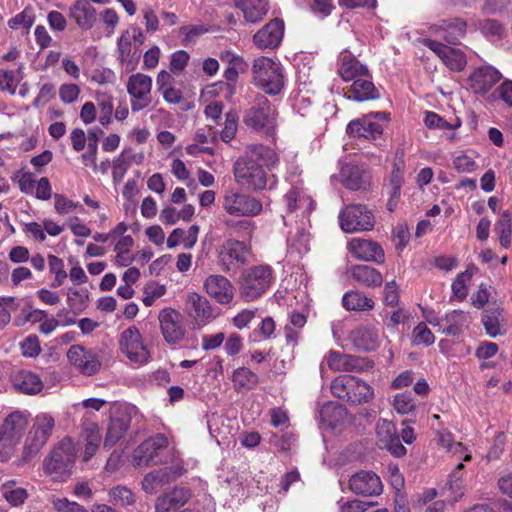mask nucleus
<instances>
[{"label": "nucleus", "instance_id": "50", "mask_svg": "<svg viewBox=\"0 0 512 512\" xmlns=\"http://www.w3.org/2000/svg\"><path fill=\"white\" fill-rule=\"evenodd\" d=\"M472 272L465 270L457 275L453 281L451 289L452 294L459 301H463L468 295V284L471 282Z\"/></svg>", "mask_w": 512, "mask_h": 512}, {"label": "nucleus", "instance_id": "58", "mask_svg": "<svg viewBox=\"0 0 512 512\" xmlns=\"http://www.w3.org/2000/svg\"><path fill=\"white\" fill-rule=\"evenodd\" d=\"M238 128V117L236 113L230 111L225 115L224 128L221 131V140L225 143L230 142L236 136Z\"/></svg>", "mask_w": 512, "mask_h": 512}, {"label": "nucleus", "instance_id": "61", "mask_svg": "<svg viewBox=\"0 0 512 512\" xmlns=\"http://www.w3.org/2000/svg\"><path fill=\"white\" fill-rule=\"evenodd\" d=\"M109 494L114 503L121 506H129L135 502L134 495L131 490L124 486H117L111 489Z\"/></svg>", "mask_w": 512, "mask_h": 512}, {"label": "nucleus", "instance_id": "46", "mask_svg": "<svg viewBox=\"0 0 512 512\" xmlns=\"http://www.w3.org/2000/svg\"><path fill=\"white\" fill-rule=\"evenodd\" d=\"M495 232L498 234L502 247L508 248L512 240V217L509 211H504L495 225Z\"/></svg>", "mask_w": 512, "mask_h": 512}, {"label": "nucleus", "instance_id": "24", "mask_svg": "<svg viewBox=\"0 0 512 512\" xmlns=\"http://www.w3.org/2000/svg\"><path fill=\"white\" fill-rule=\"evenodd\" d=\"M349 252L362 261H373L381 264L385 260V254L382 247L375 241L352 238L347 245Z\"/></svg>", "mask_w": 512, "mask_h": 512}, {"label": "nucleus", "instance_id": "62", "mask_svg": "<svg viewBox=\"0 0 512 512\" xmlns=\"http://www.w3.org/2000/svg\"><path fill=\"white\" fill-rule=\"evenodd\" d=\"M438 444L453 454H462L464 447L460 442H454L450 432H440L438 435Z\"/></svg>", "mask_w": 512, "mask_h": 512}, {"label": "nucleus", "instance_id": "64", "mask_svg": "<svg viewBox=\"0 0 512 512\" xmlns=\"http://www.w3.org/2000/svg\"><path fill=\"white\" fill-rule=\"evenodd\" d=\"M339 512H365L370 507V503L361 500H344L341 498L338 502Z\"/></svg>", "mask_w": 512, "mask_h": 512}, {"label": "nucleus", "instance_id": "32", "mask_svg": "<svg viewBox=\"0 0 512 512\" xmlns=\"http://www.w3.org/2000/svg\"><path fill=\"white\" fill-rule=\"evenodd\" d=\"M345 95L349 100L357 102L374 100L380 97V93L371 81L369 73L368 76L359 77L353 80V83L345 92Z\"/></svg>", "mask_w": 512, "mask_h": 512}, {"label": "nucleus", "instance_id": "48", "mask_svg": "<svg viewBox=\"0 0 512 512\" xmlns=\"http://www.w3.org/2000/svg\"><path fill=\"white\" fill-rule=\"evenodd\" d=\"M97 105L100 109L99 122L102 126H108L112 121L113 99L105 93L96 94Z\"/></svg>", "mask_w": 512, "mask_h": 512}, {"label": "nucleus", "instance_id": "53", "mask_svg": "<svg viewBox=\"0 0 512 512\" xmlns=\"http://www.w3.org/2000/svg\"><path fill=\"white\" fill-rule=\"evenodd\" d=\"M48 265L50 272L54 274V281L51 286L56 288L64 284L67 273L64 270V262L61 258L55 255H48Z\"/></svg>", "mask_w": 512, "mask_h": 512}, {"label": "nucleus", "instance_id": "27", "mask_svg": "<svg viewBox=\"0 0 512 512\" xmlns=\"http://www.w3.org/2000/svg\"><path fill=\"white\" fill-rule=\"evenodd\" d=\"M337 66L339 76L346 82L368 76V67L347 50L339 54Z\"/></svg>", "mask_w": 512, "mask_h": 512}, {"label": "nucleus", "instance_id": "29", "mask_svg": "<svg viewBox=\"0 0 512 512\" xmlns=\"http://www.w3.org/2000/svg\"><path fill=\"white\" fill-rule=\"evenodd\" d=\"M352 344L361 351H373L380 345V331L371 325H360L350 332Z\"/></svg>", "mask_w": 512, "mask_h": 512}, {"label": "nucleus", "instance_id": "55", "mask_svg": "<svg viewBox=\"0 0 512 512\" xmlns=\"http://www.w3.org/2000/svg\"><path fill=\"white\" fill-rule=\"evenodd\" d=\"M345 414L346 410L341 405L332 403L325 405L320 411L322 420L331 427H335L336 422H338Z\"/></svg>", "mask_w": 512, "mask_h": 512}, {"label": "nucleus", "instance_id": "14", "mask_svg": "<svg viewBox=\"0 0 512 512\" xmlns=\"http://www.w3.org/2000/svg\"><path fill=\"white\" fill-rule=\"evenodd\" d=\"M388 116L384 112L370 113L349 122L347 133L353 137L375 140L382 135Z\"/></svg>", "mask_w": 512, "mask_h": 512}, {"label": "nucleus", "instance_id": "59", "mask_svg": "<svg viewBox=\"0 0 512 512\" xmlns=\"http://www.w3.org/2000/svg\"><path fill=\"white\" fill-rule=\"evenodd\" d=\"M413 343L415 345L430 346L435 342V337L424 322L419 323L413 330Z\"/></svg>", "mask_w": 512, "mask_h": 512}, {"label": "nucleus", "instance_id": "43", "mask_svg": "<svg viewBox=\"0 0 512 512\" xmlns=\"http://www.w3.org/2000/svg\"><path fill=\"white\" fill-rule=\"evenodd\" d=\"M342 304L350 311H365L374 307V301L359 291L346 292L342 298Z\"/></svg>", "mask_w": 512, "mask_h": 512}, {"label": "nucleus", "instance_id": "54", "mask_svg": "<svg viewBox=\"0 0 512 512\" xmlns=\"http://www.w3.org/2000/svg\"><path fill=\"white\" fill-rule=\"evenodd\" d=\"M478 29L483 35L491 39H501L506 34L503 25L494 19H486L480 21L478 24Z\"/></svg>", "mask_w": 512, "mask_h": 512}, {"label": "nucleus", "instance_id": "17", "mask_svg": "<svg viewBox=\"0 0 512 512\" xmlns=\"http://www.w3.org/2000/svg\"><path fill=\"white\" fill-rule=\"evenodd\" d=\"M168 446V438L164 434H156L143 441L133 452V463L136 466H150L160 463L159 451Z\"/></svg>", "mask_w": 512, "mask_h": 512}, {"label": "nucleus", "instance_id": "9", "mask_svg": "<svg viewBox=\"0 0 512 512\" xmlns=\"http://www.w3.org/2000/svg\"><path fill=\"white\" fill-rule=\"evenodd\" d=\"M54 426L55 420L48 413H40L35 417L23 447L22 458L25 462L35 457L46 445Z\"/></svg>", "mask_w": 512, "mask_h": 512}, {"label": "nucleus", "instance_id": "52", "mask_svg": "<svg viewBox=\"0 0 512 512\" xmlns=\"http://www.w3.org/2000/svg\"><path fill=\"white\" fill-rule=\"evenodd\" d=\"M35 20L34 10L32 7L28 6L23 9L22 12L15 15L8 21V26L11 29H19L23 28L26 31H29L31 26L33 25Z\"/></svg>", "mask_w": 512, "mask_h": 512}, {"label": "nucleus", "instance_id": "40", "mask_svg": "<svg viewBox=\"0 0 512 512\" xmlns=\"http://www.w3.org/2000/svg\"><path fill=\"white\" fill-rule=\"evenodd\" d=\"M180 476V473L172 472L169 468L154 470L145 475L142 488L145 492L153 494L158 486L171 482Z\"/></svg>", "mask_w": 512, "mask_h": 512}, {"label": "nucleus", "instance_id": "36", "mask_svg": "<svg viewBox=\"0 0 512 512\" xmlns=\"http://www.w3.org/2000/svg\"><path fill=\"white\" fill-rule=\"evenodd\" d=\"M467 24L460 18H453L442 20L439 24L431 26V30L435 33H440L443 38L451 44H456L457 41L466 33Z\"/></svg>", "mask_w": 512, "mask_h": 512}, {"label": "nucleus", "instance_id": "39", "mask_svg": "<svg viewBox=\"0 0 512 512\" xmlns=\"http://www.w3.org/2000/svg\"><path fill=\"white\" fill-rule=\"evenodd\" d=\"M82 437L85 441L83 460L87 462L97 453L101 444L102 435L98 425L94 422H89L84 425Z\"/></svg>", "mask_w": 512, "mask_h": 512}, {"label": "nucleus", "instance_id": "26", "mask_svg": "<svg viewBox=\"0 0 512 512\" xmlns=\"http://www.w3.org/2000/svg\"><path fill=\"white\" fill-rule=\"evenodd\" d=\"M502 78L501 73L492 66H481L469 77L470 88L475 94L485 95Z\"/></svg>", "mask_w": 512, "mask_h": 512}, {"label": "nucleus", "instance_id": "30", "mask_svg": "<svg viewBox=\"0 0 512 512\" xmlns=\"http://www.w3.org/2000/svg\"><path fill=\"white\" fill-rule=\"evenodd\" d=\"M116 58L120 66L126 72H132L137 68L140 54L132 51L130 31L125 30L117 41Z\"/></svg>", "mask_w": 512, "mask_h": 512}, {"label": "nucleus", "instance_id": "3", "mask_svg": "<svg viewBox=\"0 0 512 512\" xmlns=\"http://www.w3.org/2000/svg\"><path fill=\"white\" fill-rule=\"evenodd\" d=\"M243 122L250 129L274 138L278 127V112L265 96L259 95L245 111Z\"/></svg>", "mask_w": 512, "mask_h": 512}, {"label": "nucleus", "instance_id": "34", "mask_svg": "<svg viewBox=\"0 0 512 512\" xmlns=\"http://www.w3.org/2000/svg\"><path fill=\"white\" fill-rule=\"evenodd\" d=\"M69 14L82 30L92 28L97 20L96 9L88 0H76L69 8Z\"/></svg>", "mask_w": 512, "mask_h": 512}, {"label": "nucleus", "instance_id": "15", "mask_svg": "<svg viewBox=\"0 0 512 512\" xmlns=\"http://www.w3.org/2000/svg\"><path fill=\"white\" fill-rule=\"evenodd\" d=\"M133 112H139L151 104L152 78L143 73L132 74L126 84Z\"/></svg>", "mask_w": 512, "mask_h": 512}, {"label": "nucleus", "instance_id": "1", "mask_svg": "<svg viewBox=\"0 0 512 512\" xmlns=\"http://www.w3.org/2000/svg\"><path fill=\"white\" fill-rule=\"evenodd\" d=\"M280 162L276 151L263 144H251L245 149L233 165L235 181L249 191H260L267 187L274 176H268L266 169L271 171Z\"/></svg>", "mask_w": 512, "mask_h": 512}, {"label": "nucleus", "instance_id": "22", "mask_svg": "<svg viewBox=\"0 0 512 512\" xmlns=\"http://www.w3.org/2000/svg\"><path fill=\"white\" fill-rule=\"evenodd\" d=\"M350 490L357 495L376 496L383 491L380 477L372 471H360L349 479Z\"/></svg>", "mask_w": 512, "mask_h": 512}, {"label": "nucleus", "instance_id": "5", "mask_svg": "<svg viewBox=\"0 0 512 512\" xmlns=\"http://www.w3.org/2000/svg\"><path fill=\"white\" fill-rule=\"evenodd\" d=\"M30 414L14 411L3 420L0 427V461H6L20 442L29 422Z\"/></svg>", "mask_w": 512, "mask_h": 512}, {"label": "nucleus", "instance_id": "19", "mask_svg": "<svg viewBox=\"0 0 512 512\" xmlns=\"http://www.w3.org/2000/svg\"><path fill=\"white\" fill-rule=\"evenodd\" d=\"M422 43L432 50L451 71L460 72L467 65V58L459 48L447 46L432 39H423Z\"/></svg>", "mask_w": 512, "mask_h": 512}, {"label": "nucleus", "instance_id": "4", "mask_svg": "<svg viewBox=\"0 0 512 512\" xmlns=\"http://www.w3.org/2000/svg\"><path fill=\"white\" fill-rule=\"evenodd\" d=\"M275 280L274 270L270 265L257 264L245 269L240 276V296L250 302L265 294Z\"/></svg>", "mask_w": 512, "mask_h": 512}, {"label": "nucleus", "instance_id": "21", "mask_svg": "<svg viewBox=\"0 0 512 512\" xmlns=\"http://www.w3.org/2000/svg\"><path fill=\"white\" fill-rule=\"evenodd\" d=\"M204 289L210 298L221 305L229 304L235 294L231 281L220 274L209 275L204 281Z\"/></svg>", "mask_w": 512, "mask_h": 512}, {"label": "nucleus", "instance_id": "51", "mask_svg": "<svg viewBox=\"0 0 512 512\" xmlns=\"http://www.w3.org/2000/svg\"><path fill=\"white\" fill-rule=\"evenodd\" d=\"M276 324L272 317H265L262 319L259 326L254 329L250 338L254 341H265L275 337Z\"/></svg>", "mask_w": 512, "mask_h": 512}, {"label": "nucleus", "instance_id": "2", "mask_svg": "<svg viewBox=\"0 0 512 512\" xmlns=\"http://www.w3.org/2000/svg\"><path fill=\"white\" fill-rule=\"evenodd\" d=\"M75 458L76 449L72 439L64 438L44 458V473L54 481H65L72 473Z\"/></svg>", "mask_w": 512, "mask_h": 512}, {"label": "nucleus", "instance_id": "11", "mask_svg": "<svg viewBox=\"0 0 512 512\" xmlns=\"http://www.w3.org/2000/svg\"><path fill=\"white\" fill-rule=\"evenodd\" d=\"M339 221L341 229L346 233L369 231L375 225L373 213L362 204L345 206L339 214Z\"/></svg>", "mask_w": 512, "mask_h": 512}, {"label": "nucleus", "instance_id": "45", "mask_svg": "<svg viewBox=\"0 0 512 512\" xmlns=\"http://www.w3.org/2000/svg\"><path fill=\"white\" fill-rule=\"evenodd\" d=\"M2 497L14 507L21 506L28 498L25 488L17 487L14 481H7L1 486Z\"/></svg>", "mask_w": 512, "mask_h": 512}, {"label": "nucleus", "instance_id": "13", "mask_svg": "<svg viewBox=\"0 0 512 512\" xmlns=\"http://www.w3.org/2000/svg\"><path fill=\"white\" fill-rule=\"evenodd\" d=\"M119 348L134 364L143 365L149 360L150 352L144 344L140 331L135 326L128 327L120 334Z\"/></svg>", "mask_w": 512, "mask_h": 512}, {"label": "nucleus", "instance_id": "63", "mask_svg": "<svg viewBox=\"0 0 512 512\" xmlns=\"http://www.w3.org/2000/svg\"><path fill=\"white\" fill-rule=\"evenodd\" d=\"M14 181H17L19 189L25 194H32L35 189V179L30 172H17L13 177Z\"/></svg>", "mask_w": 512, "mask_h": 512}, {"label": "nucleus", "instance_id": "38", "mask_svg": "<svg viewBox=\"0 0 512 512\" xmlns=\"http://www.w3.org/2000/svg\"><path fill=\"white\" fill-rule=\"evenodd\" d=\"M236 7L242 11L246 21L256 23L267 14L269 3L268 0H238Z\"/></svg>", "mask_w": 512, "mask_h": 512}, {"label": "nucleus", "instance_id": "10", "mask_svg": "<svg viewBox=\"0 0 512 512\" xmlns=\"http://www.w3.org/2000/svg\"><path fill=\"white\" fill-rule=\"evenodd\" d=\"M291 187L283 196V203L286 207V214L282 216L284 224L288 225L287 218L295 214L301 221L308 219L314 209V201L307 193L301 179L291 180Z\"/></svg>", "mask_w": 512, "mask_h": 512}, {"label": "nucleus", "instance_id": "33", "mask_svg": "<svg viewBox=\"0 0 512 512\" xmlns=\"http://www.w3.org/2000/svg\"><path fill=\"white\" fill-rule=\"evenodd\" d=\"M340 179L347 189L353 191L365 189L370 183L369 174L354 164H345L341 167Z\"/></svg>", "mask_w": 512, "mask_h": 512}, {"label": "nucleus", "instance_id": "12", "mask_svg": "<svg viewBox=\"0 0 512 512\" xmlns=\"http://www.w3.org/2000/svg\"><path fill=\"white\" fill-rule=\"evenodd\" d=\"M223 209L234 217H253L261 213L262 203L256 198L232 189L225 191Z\"/></svg>", "mask_w": 512, "mask_h": 512}, {"label": "nucleus", "instance_id": "20", "mask_svg": "<svg viewBox=\"0 0 512 512\" xmlns=\"http://www.w3.org/2000/svg\"><path fill=\"white\" fill-rule=\"evenodd\" d=\"M328 367L338 372H361L372 367L366 358L330 350L325 356Z\"/></svg>", "mask_w": 512, "mask_h": 512}, {"label": "nucleus", "instance_id": "28", "mask_svg": "<svg viewBox=\"0 0 512 512\" xmlns=\"http://www.w3.org/2000/svg\"><path fill=\"white\" fill-rule=\"evenodd\" d=\"M191 498V492L184 487H175L156 499L155 512H177Z\"/></svg>", "mask_w": 512, "mask_h": 512}, {"label": "nucleus", "instance_id": "18", "mask_svg": "<svg viewBox=\"0 0 512 512\" xmlns=\"http://www.w3.org/2000/svg\"><path fill=\"white\" fill-rule=\"evenodd\" d=\"M67 358L77 371L86 376L96 374L101 368L97 353L81 345H72L67 352Z\"/></svg>", "mask_w": 512, "mask_h": 512}, {"label": "nucleus", "instance_id": "57", "mask_svg": "<svg viewBox=\"0 0 512 512\" xmlns=\"http://www.w3.org/2000/svg\"><path fill=\"white\" fill-rule=\"evenodd\" d=\"M23 318H16L15 323L17 326H22L27 322L37 323L47 318V312L41 309H32V306L28 304L22 309Z\"/></svg>", "mask_w": 512, "mask_h": 512}, {"label": "nucleus", "instance_id": "25", "mask_svg": "<svg viewBox=\"0 0 512 512\" xmlns=\"http://www.w3.org/2000/svg\"><path fill=\"white\" fill-rule=\"evenodd\" d=\"M284 21L279 18L272 19L254 36V44L260 49H273L279 46L284 35Z\"/></svg>", "mask_w": 512, "mask_h": 512}, {"label": "nucleus", "instance_id": "16", "mask_svg": "<svg viewBox=\"0 0 512 512\" xmlns=\"http://www.w3.org/2000/svg\"><path fill=\"white\" fill-rule=\"evenodd\" d=\"M160 330L164 340L171 345L180 343L186 334L183 316L173 308H164L158 314Z\"/></svg>", "mask_w": 512, "mask_h": 512}, {"label": "nucleus", "instance_id": "42", "mask_svg": "<svg viewBox=\"0 0 512 512\" xmlns=\"http://www.w3.org/2000/svg\"><path fill=\"white\" fill-rule=\"evenodd\" d=\"M404 182V169L398 165L395 164L393 166V169L391 171L390 177H389V183L387 185V189L390 195V200L388 202V208L389 210H393V207L396 205L400 194H401V187Z\"/></svg>", "mask_w": 512, "mask_h": 512}, {"label": "nucleus", "instance_id": "35", "mask_svg": "<svg viewBox=\"0 0 512 512\" xmlns=\"http://www.w3.org/2000/svg\"><path fill=\"white\" fill-rule=\"evenodd\" d=\"M131 418L128 414L120 413L110 418L103 446L111 449L127 432Z\"/></svg>", "mask_w": 512, "mask_h": 512}, {"label": "nucleus", "instance_id": "7", "mask_svg": "<svg viewBox=\"0 0 512 512\" xmlns=\"http://www.w3.org/2000/svg\"><path fill=\"white\" fill-rule=\"evenodd\" d=\"M331 391L334 396L352 404L367 403L374 398L373 388L351 375L336 377L331 383Z\"/></svg>", "mask_w": 512, "mask_h": 512}, {"label": "nucleus", "instance_id": "44", "mask_svg": "<svg viewBox=\"0 0 512 512\" xmlns=\"http://www.w3.org/2000/svg\"><path fill=\"white\" fill-rule=\"evenodd\" d=\"M233 386L236 391H249L258 384V376L249 368H237L232 375Z\"/></svg>", "mask_w": 512, "mask_h": 512}, {"label": "nucleus", "instance_id": "60", "mask_svg": "<svg viewBox=\"0 0 512 512\" xmlns=\"http://www.w3.org/2000/svg\"><path fill=\"white\" fill-rule=\"evenodd\" d=\"M376 433L379 442L383 445L397 434V429L393 422L380 419L376 425Z\"/></svg>", "mask_w": 512, "mask_h": 512}, {"label": "nucleus", "instance_id": "47", "mask_svg": "<svg viewBox=\"0 0 512 512\" xmlns=\"http://www.w3.org/2000/svg\"><path fill=\"white\" fill-rule=\"evenodd\" d=\"M392 406L400 415H413L418 403L410 392L398 393L393 397Z\"/></svg>", "mask_w": 512, "mask_h": 512}, {"label": "nucleus", "instance_id": "31", "mask_svg": "<svg viewBox=\"0 0 512 512\" xmlns=\"http://www.w3.org/2000/svg\"><path fill=\"white\" fill-rule=\"evenodd\" d=\"M10 379L13 387L18 392L27 395H36L40 393L44 387L41 378L36 373L26 369L14 371Z\"/></svg>", "mask_w": 512, "mask_h": 512}, {"label": "nucleus", "instance_id": "8", "mask_svg": "<svg viewBox=\"0 0 512 512\" xmlns=\"http://www.w3.org/2000/svg\"><path fill=\"white\" fill-rule=\"evenodd\" d=\"M252 258L251 246L244 241L227 239L217 250V263L223 272H236Z\"/></svg>", "mask_w": 512, "mask_h": 512}, {"label": "nucleus", "instance_id": "41", "mask_svg": "<svg viewBox=\"0 0 512 512\" xmlns=\"http://www.w3.org/2000/svg\"><path fill=\"white\" fill-rule=\"evenodd\" d=\"M445 327L442 333L445 335L456 336L468 326V315L461 310H453L443 318Z\"/></svg>", "mask_w": 512, "mask_h": 512}, {"label": "nucleus", "instance_id": "23", "mask_svg": "<svg viewBox=\"0 0 512 512\" xmlns=\"http://www.w3.org/2000/svg\"><path fill=\"white\" fill-rule=\"evenodd\" d=\"M188 315L194 320L198 328L207 325L213 318V307L210 302L196 292H190L186 296Z\"/></svg>", "mask_w": 512, "mask_h": 512}, {"label": "nucleus", "instance_id": "37", "mask_svg": "<svg viewBox=\"0 0 512 512\" xmlns=\"http://www.w3.org/2000/svg\"><path fill=\"white\" fill-rule=\"evenodd\" d=\"M350 274L354 281L366 287H379L383 282L382 274L369 265H353Z\"/></svg>", "mask_w": 512, "mask_h": 512}, {"label": "nucleus", "instance_id": "56", "mask_svg": "<svg viewBox=\"0 0 512 512\" xmlns=\"http://www.w3.org/2000/svg\"><path fill=\"white\" fill-rule=\"evenodd\" d=\"M20 350L24 357L35 358L41 353L40 340L37 335L31 334L20 343Z\"/></svg>", "mask_w": 512, "mask_h": 512}, {"label": "nucleus", "instance_id": "49", "mask_svg": "<svg viewBox=\"0 0 512 512\" xmlns=\"http://www.w3.org/2000/svg\"><path fill=\"white\" fill-rule=\"evenodd\" d=\"M130 164L131 158L127 156V150H124L113 159L112 179L114 184H119L123 180L128 168L130 167Z\"/></svg>", "mask_w": 512, "mask_h": 512}, {"label": "nucleus", "instance_id": "6", "mask_svg": "<svg viewBox=\"0 0 512 512\" xmlns=\"http://www.w3.org/2000/svg\"><path fill=\"white\" fill-rule=\"evenodd\" d=\"M256 86L270 95H277L284 87V79L279 63L268 57L257 58L252 67Z\"/></svg>", "mask_w": 512, "mask_h": 512}]
</instances>
